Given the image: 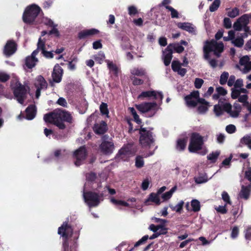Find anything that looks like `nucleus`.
Returning <instances> with one entry per match:
<instances>
[{"label":"nucleus","instance_id":"f257e3e1","mask_svg":"<svg viewBox=\"0 0 251 251\" xmlns=\"http://www.w3.org/2000/svg\"><path fill=\"white\" fill-rule=\"evenodd\" d=\"M44 120L46 123L52 124L60 129H64L66 126L64 122L73 123V117L71 113L65 110H55L44 115Z\"/></svg>","mask_w":251,"mask_h":251},{"label":"nucleus","instance_id":"f03ea898","mask_svg":"<svg viewBox=\"0 0 251 251\" xmlns=\"http://www.w3.org/2000/svg\"><path fill=\"white\" fill-rule=\"evenodd\" d=\"M140 127L136 128L134 130H138L139 139V142L141 147L143 148H150L151 146L155 144V135L153 132V127H144V125H141Z\"/></svg>","mask_w":251,"mask_h":251},{"label":"nucleus","instance_id":"7ed1b4c3","mask_svg":"<svg viewBox=\"0 0 251 251\" xmlns=\"http://www.w3.org/2000/svg\"><path fill=\"white\" fill-rule=\"evenodd\" d=\"M58 234L62 237V248L64 251H76V247L75 245L71 246L69 250V239L73 234V229L67 222H64L58 229Z\"/></svg>","mask_w":251,"mask_h":251},{"label":"nucleus","instance_id":"20e7f679","mask_svg":"<svg viewBox=\"0 0 251 251\" xmlns=\"http://www.w3.org/2000/svg\"><path fill=\"white\" fill-rule=\"evenodd\" d=\"M204 137L200 133L192 132L190 135L188 150L190 152L196 153L202 149L204 144Z\"/></svg>","mask_w":251,"mask_h":251},{"label":"nucleus","instance_id":"39448f33","mask_svg":"<svg viewBox=\"0 0 251 251\" xmlns=\"http://www.w3.org/2000/svg\"><path fill=\"white\" fill-rule=\"evenodd\" d=\"M41 9L37 5L33 4L27 6L23 14V19L27 24L32 23L38 15Z\"/></svg>","mask_w":251,"mask_h":251},{"label":"nucleus","instance_id":"423d86ee","mask_svg":"<svg viewBox=\"0 0 251 251\" xmlns=\"http://www.w3.org/2000/svg\"><path fill=\"white\" fill-rule=\"evenodd\" d=\"M186 104L189 107H195L198 103L201 105H208L209 103L203 98H200V93L198 91H193L189 95L184 98Z\"/></svg>","mask_w":251,"mask_h":251},{"label":"nucleus","instance_id":"0eeeda50","mask_svg":"<svg viewBox=\"0 0 251 251\" xmlns=\"http://www.w3.org/2000/svg\"><path fill=\"white\" fill-rule=\"evenodd\" d=\"M85 202L89 207L97 206L100 203V199L103 197L102 193L99 194L93 191L84 192L83 194Z\"/></svg>","mask_w":251,"mask_h":251},{"label":"nucleus","instance_id":"6e6552de","mask_svg":"<svg viewBox=\"0 0 251 251\" xmlns=\"http://www.w3.org/2000/svg\"><path fill=\"white\" fill-rule=\"evenodd\" d=\"M88 156V151L85 146H82L75 150L73 153L75 165L79 167L84 163Z\"/></svg>","mask_w":251,"mask_h":251},{"label":"nucleus","instance_id":"1a4fd4ad","mask_svg":"<svg viewBox=\"0 0 251 251\" xmlns=\"http://www.w3.org/2000/svg\"><path fill=\"white\" fill-rule=\"evenodd\" d=\"M15 86L12 88L14 95L19 103L23 104L26 98L27 90L25 87L19 82H17Z\"/></svg>","mask_w":251,"mask_h":251},{"label":"nucleus","instance_id":"9d476101","mask_svg":"<svg viewBox=\"0 0 251 251\" xmlns=\"http://www.w3.org/2000/svg\"><path fill=\"white\" fill-rule=\"evenodd\" d=\"M108 137V135H104L102 138L103 140L100 145V151L105 155H110L112 154L115 149L114 144L112 141L105 140Z\"/></svg>","mask_w":251,"mask_h":251},{"label":"nucleus","instance_id":"9b49d317","mask_svg":"<svg viewBox=\"0 0 251 251\" xmlns=\"http://www.w3.org/2000/svg\"><path fill=\"white\" fill-rule=\"evenodd\" d=\"M63 74L64 71L62 68L58 64L55 65L51 73L52 81H50V86H53L54 82L57 83L60 82L62 80Z\"/></svg>","mask_w":251,"mask_h":251},{"label":"nucleus","instance_id":"f8f14e48","mask_svg":"<svg viewBox=\"0 0 251 251\" xmlns=\"http://www.w3.org/2000/svg\"><path fill=\"white\" fill-rule=\"evenodd\" d=\"M45 48H37L36 50H34L30 55L27 56L25 60V65L28 69H32L34 67L37 62H38V59L36 57V56L38 54L40 51V49H44Z\"/></svg>","mask_w":251,"mask_h":251},{"label":"nucleus","instance_id":"ddd939ff","mask_svg":"<svg viewBox=\"0 0 251 251\" xmlns=\"http://www.w3.org/2000/svg\"><path fill=\"white\" fill-rule=\"evenodd\" d=\"M174 49L177 53H181L183 51L184 48H166L163 50V62L165 66L170 65L173 57V50Z\"/></svg>","mask_w":251,"mask_h":251},{"label":"nucleus","instance_id":"4468645a","mask_svg":"<svg viewBox=\"0 0 251 251\" xmlns=\"http://www.w3.org/2000/svg\"><path fill=\"white\" fill-rule=\"evenodd\" d=\"M251 19V15L244 14L238 18L233 24L235 30L241 31L243 26L247 25L249 23V19Z\"/></svg>","mask_w":251,"mask_h":251},{"label":"nucleus","instance_id":"2eb2a0df","mask_svg":"<svg viewBox=\"0 0 251 251\" xmlns=\"http://www.w3.org/2000/svg\"><path fill=\"white\" fill-rule=\"evenodd\" d=\"M151 97H152L154 100H157L158 99H159L161 102H162L163 99V95L161 92H156L154 90L147 91L141 92V93L138 96V99L143 100L145 98Z\"/></svg>","mask_w":251,"mask_h":251},{"label":"nucleus","instance_id":"dca6fc26","mask_svg":"<svg viewBox=\"0 0 251 251\" xmlns=\"http://www.w3.org/2000/svg\"><path fill=\"white\" fill-rule=\"evenodd\" d=\"M157 106L156 102H145L135 104L136 108L141 113H145L155 109Z\"/></svg>","mask_w":251,"mask_h":251},{"label":"nucleus","instance_id":"f3484780","mask_svg":"<svg viewBox=\"0 0 251 251\" xmlns=\"http://www.w3.org/2000/svg\"><path fill=\"white\" fill-rule=\"evenodd\" d=\"M224 50V48H203L204 58L206 60H209L212 53L219 57Z\"/></svg>","mask_w":251,"mask_h":251},{"label":"nucleus","instance_id":"a211bd4d","mask_svg":"<svg viewBox=\"0 0 251 251\" xmlns=\"http://www.w3.org/2000/svg\"><path fill=\"white\" fill-rule=\"evenodd\" d=\"M108 126L106 122L101 121L100 123H96L93 126L94 132L98 135H102L107 132Z\"/></svg>","mask_w":251,"mask_h":251},{"label":"nucleus","instance_id":"6ab92c4d","mask_svg":"<svg viewBox=\"0 0 251 251\" xmlns=\"http://www.w3.org/2000/svg\"><path fill=\"white\" fill-rule=\"evenodd\" d=\"M178 28L185 30L190 33L196 34V27L190 23H178L177 24Z\"/></svg>","mask_w":251,"mask_h":251},{"label":"nucleus","instance_id":"aec40b11","mask_svg":"<svg viewBox=\"0 0 251 251\" xmlns=\"http://www.w3.org/2000/svg\"><path fill=\"white\" fill-rule=\"evenodd\" d=\"M26 119L31 120L35 117L36 108L35 105L30 104L25 109Z\"/></svg>","mask_w":251,"mask_h":251},{"label":"nucleus","instance_id":"412c9836","mask_svg":"<svg viewBox=\"0 0 251 251\" xmlns=\"http://www.w3.org/2000/svg\"><path fill=\"white\" fill-rule=\"evenodd\" d=\"M251 191V184L247 186L242 185L239 193V197L245 200H248L249 198Z\"/></svg>","mask_w":251,"mask_h":251},{"label":"nucleus","instance_id":"4be33fe9","mask_svg":"<svg viewBox=\"0 0 251 251\" xmlns=\"http://www.w3.org/2000/svg\"><path fill=\"white\" fill-rule=\"evenodd\" d=\"M35 87L41 89H47L48 87V83L44 77L41 75H38L36 79L35 84Z\"/></svg>","mask_w":251,"mask_h":251},{"label":"nucleus","instance_id":"5701e85b","mask_svg":"<svg viewBox=\"0 0 251 251\" xmlns=\"http://www.w3.org/2000/svg\"><path fill=\"white\" fill-rule=\"evenodd\" d=\"M187 143V138L178 139L176 141V149L179 151H184L186 147Z\"/></svg>","mask_w":251,"mask_h":251},{"label":"nucleus","instance_id":"b1692460","mask_svg":"<svg viewBox=\"0 0 251 251\" xmlns=\"http://www.w3.org/2000/svg\"><path fill=\"white\" fill-rule=\"evenodd\" d=\"M99 31L96 29L92 28L83 30L78 34V37L80 39L85 38L86 37L92 36L99 33Z\"/></svg>","mask_w":251,"mask_h":251},{"label":"nucleus","instance_id":"393cba45","mask_svg":"<svg viewBox=\"0 0 251 251\" xmlns=\"http://www.w3.org/2000/svg\"><path fill=\"white\" fill-rule=\"evenodd\" d=\"M246 146L251 150V134H247L240 139V146Z\"/></svg>","mask_w":251,"mask_h":251},{"label":"nucleus","instance_id":"a878e982","mask_svg":"<svg viewBox=\"0 0 251 251\" xmlns=\"http://www.w3.org/2000/svg\"><path fill=\"white\" fill-rule=\"evenodd\" d=\"M149 201H152L154 202L156 205H159L160 204V200L159 197V195L157 193H151L150 194L148 199L145 201V203L146 205L148 204V202Z\"/></svg>","mask_w":251,"mask_h":251},{"label":"nucleus","instance_id":"bb28decb","mask_svg":"<svg viewBox=\"0 0 251 251\" xmlns=\"http://www.w3.org/2000/svg\"><path fill=\"white\" fill-rule=\"evenodd\" d=\"M220 154V152L219 151L212 152L207 155V159L210 160L212 163H215Z\"/></svg>","mask_w":251,"mask_h":251},{"label":"nucleus","instance_id":"cd10ccee","mask_svg":"<svg viewBox=\"0 0 251 251\" xmlns=\"http://www.w3.org/2000/svg\"><path fill=\"white\" fill-rule=\"evenodd\" d=\"M135 160V166L137 168H141L144 166V160L142 156L137 155Z\"/></svg>","mask_w":251,"mask_h":251},{"label":"nucleus","instance_id":"c85d7f7f","mask_svg":"<svg viewBox=\"0 0 251 251\" xmlns=\"http://www.w3.org/2000/svg\"><path fill=\"white\" fill-rule=\"evenodd\" d=\"M208 180V176L206 174H201L195 178V182L197 184H201L207 182Z\"/></svg>","mask_w":251,"mask_h":251},{"label":"nucleus","instance_id":"c756f323","mask_svg":"<svg viewBox=\"0 0 251 251\" xmlns=\"http://www.w3.org/2000/svg\"><path fill=\"white\" fill-rule=\"evenodd\" d=\"M183 204L184 202L181 201L176 205L174 206L172 205H170L169 206L173 211L180 213L182 210Z\"/></svg>","mask_w":251,"mask_h":251},{"label":"nucleus","instance_id":"7c9ffc66","mask_svg":"<svg viewBox=\"0 0 251 251\" xmlns=\"http://www.w3.org/2000/svg\"><path fill=\"white\" fill-rule=\"evenodd\" d=\"M244 40L242 37H237L232 40V44L237 47H242L244 45Z\"/></svg>","mask_w":251,"mask_h":251},{"label":"nucleus","instance_id":"2f4dec72","mask_svg":"<svg viewBox=\"0 0 251 251\" xmlns=\"http://www.w3.org/2000/svg\"><path fill=\"white\" fill-rule=\"evenodd\" d=\"M229 77V74L227 72H224L221 75L219 80V83L221 85H224L227 82Z\"/></svg>","mask_w":251,"mask_h":251},{"label":"nucleus","instance_id":"473e14b6","mask_svg":"<svg viewBox=\"0 0 251 251\" xmlns=\"http://www.w3.org/2000/svg\"><path fill=\"white\" fill-rule=\"evenodd\" d=\"M191 206L194 212H198L201 209L200 201L197 200H193L191 201Z\"/></svg>","mask_w":251,"mask_h":251},{"label":"nucleus","instance_id":"72a5a7b5","mask_svg":"<svg viewBox=\"0 0 251 251\" xmlns=\"http://www.w3.org/2000/svg\"><path fill=\"white\" fill-rule=\"evenodd\" d=\"M93 58L98 62L101 64L105 58V55L102 51H100L98 54L93 55Z\"/></svg>","mask_w":251,"mask_h":251},{"label":"nucleus","instance_id":"f704fd0d","mask_svg":"<svg viewBox=\"0 0 251 251\" xmlns=\"http://www.w3.org/2000/svg\"><path fill=\"white\" fill-rule=\"evenodd\" d=\"M112 203L116 205H122L126 207H129V204L127 202L122 200H117L114 198H112L110 200Z\"/></svg>","mask_w":251,"mask_h":251},{"label":"nucleus","instance_id":"c9c22d12","mask_svg":"<svg viewBox=\"0 0 251 251\" xmlns=\"http://www.w3.org/2000/svg\"><path fill=\"white\" fill-rule=\"evenodd\" d=\"M107 66L108 69L112 71L114 75H117L119 72V69L117 66L114 64L113 62L107 61Z\"/></svg>","mask_w":251,"mask_h":251},{"label":"nucleus","instance_id":"e433bc0d","mask_svg":"<svg viewBox=\"0 0 251 251\" xmlns=\"http://www.w3.org/2000/svg\"><path fill=\"white\" fill-rule=\"evenodd\" d=\"M17 48H3V53L4 55L9 57L15 53Z\"/></svg>","mask_w":251,"mask_h":251},{"label":"nucleus","instance_id":"4c0bfd02","mask_svg":"<svg viewBox=\"0 0 251 251\" xmlns=\"http://www.w3.org/2000/svg\"><path fill=\"white\" fill-rule=\"evenodd\" d=\"M100 113L102 115H108L109 110L108 109V105L106 103L102 102L100 106Z\"/></svg>","mask_w":251,"mask_h":251},{"label":"nucleus","instance_id":"58836bf2","mask_svg":"<svg viewBox=\"0 0 251 251\" xmlns=\"http://www.w3.org/2000/svg\"><path fill=\"white\" fill-rule=\"evenodd\" d=\"M221 3L220 0H215L209 7L210 12H214L218 9Z\"/></svg>","mask_w":251,"mask_h":251},{"label":"nucleus","instance_id":"ea45409f","mask_svg":"<svg viewBox=\"0 0 251 251\" xmlns=\"http://www.w3.org/2000/svg\"><path fill=\"white\" fill-rule=\"evenodd\" d=\"M227 16L231 18H234L239 15V9L235 7L227 12Z\"/></svg>","mask_w":251,"mask_h":251},{"label":"nucleus","instance_id":"a19ab883","mask_svg":"<svg viewBox=\"0 0 251 251\" xmlns=\"http://www.w3.org/2000/svg\"><path fill=\"white\" fill-rule=\"evenodd\" d=\"M231 97L234 100L237 99L241 94L239 89L234 87L231 89Z\"/></svg>","mask_w":251,"mask_h":251},{"label":"nucleus","instance_id":"79ce46f5","mask_svg":"<svg viewBox=\"0 0 251 251\" xmlns=\"http://www.w3.org/2000/svg\"><path fill=\"white\" fill-rule=\"evenodd\" d=\"M244 121L245 122V126L246 127H251V115L250 114H246L244 117Z\"/></svg>","mask_w":251,"mask_h":251},{"label":"nucleus","instance_id":"37998d69","mask_svg":"<svg viewBox=\"0 0 251 251\" xmlns=\"http://www.w3.org/2000/svg\"><path fill=\"white\" fill-rule=\"evenodd\" d=\"M209 106V104L208 105H200L197 108V110L200 114L205 113L208 111Z\"/></svg>","mask_w":251,"mask_h":251},{"label":"nucleus","instance_id":"c03bdc74","mask_svg":"<svg viewBox=\"0 0 251 251\" xmlns=\"http://www.w3.org/2000/svg\"><path fill=\"white\" fill-rule=\"evenodd\" d=\"M214 111L217 116H220L223 114V110L222 106L219 104L215 105L214 106Z\"/></svg>","mask_w":251,"mask_h":251},{"label":"nucleus","instance_id":"a18cd8bd","mask_svg":"<svg viewBox=\"0 0 251 251\" xmlns=\"http://www.w3.org/2000/svg\"><path fill=\"white\" fill-rule=\"evenodd\" d=\"M125 121L126 122L127 124L128 125V132L130 134H131L133 132L136 131V130H134L133 129V124L131 123L132 119L128 117L125 118Z\"/></svg>","mask_w":251,"mask_h":251},{"label":"nucleus","instance_id":"49530a36","mask_svg":"<svg viewBox=\"0 0 251 251\" xmlns=\"http://www.w3.org/2000/svg\"><path fill=\"white\" fill-rule=\"evenodd\" d=\"M245 238L247 240H251V226H248L244 231Z\"/></svg>","mask_w":251,"mask_h":251},{"label":"nucleus","instance_id":"de8ad7c7","mask_svg":"<svg viewBox=\"0 0 251 251\" xmlns=\"http://www.w3.org/2000/svg\"><path fill=\"white\" fill-rule=\"evenodd\" d=\"M166 9L169 10L171 12V17L172 18H178V13L174 8L171 6H166Z\"/></svg>","mask_w":251,"mask_h":251},{"label":"nucleus","instance_id":"09e8293b","mask_svg":"<svg viewBox=\"0 0 251 251\" xmlns=\"http://www.w3.org/2000/svg\"><path fill=\"white\" fill-rule=\"evenodd\" d=\"M181 64L178 61H173L172 63V70L175 72H177V71L181 67Z\"/></svg>","mask_w":251,"mask_h":251},{"label":"nucleus","instance_id":"8fccbe9b","mask_svg":"<svg viewBox=\"0 0 251 251\" xmlns=\"http://www.w3.org/2000/svg\"><path fill=\"white\" fill-rule=\"evenodd\" d=\"M235 37V32L233 30H229L228 32V36L224 37L223 39L225 41H231Z\"/></svg>","mask_w":251,"mask_h":251},{"label":"nucleus","instance_id":"3c124183","mask_svg":"<svg viewBox=\"0 0 251 251\" xmlns=\"http://www.w3.org/2000/svg\"><path fill=\"white\" fill-rule=\"evenodd\" d=\"M204 81L202 79L200 78H196L194 82V86L196 88L200 89Z\"/></svg>","mask_w":251,"mask_h":251},{"label":"nucleus","instance_id":"603ef678","mask_svg":"<svg viewBox=\"0 0 251 251\" xmlns=\"http://www.w3.org/2000/svg\"><path fill=\"white\" fill-rule=\"evenodd\" d=\"M131 74L135 75L143 76L145 75V72L142 69H134L132 71Z\"/></svg>","mask_w":251,"mask_h":251},{"label":"nucleus","instance_id":"864d4df0","mask_svg":"<svg viewBox=\"0 0 251 251\" xmlns=\"http://www.w3.org/2000/svg\"><path fill=\"white\" fill-rule=\"evenodd\" d=\"M226 130L228 133L232 134L236 131V128L234 125L230 124L226 126Z\"/></svg>","mask_w":251,"mask_h":251},{"label":"nucleus","instance_id":"5fc2aeb1","mask_svg":"<svg viewBox=\"0 0 251 251\" xmlns=\"http://www.w3.org/2000/svg\"><path fill=\"white\" fill-rule=\"evenodd\" d=\"M216 90L220 96H226L227 93V90L222 86H219L217 87L216 88Z\"/></svg>","mask_w":251,"mask_h":251},{"label":"nucleus","instance_id":"6e6d98bb","mask_svg":"<svg viewBox=\"0 0 251 251\" xmlns=\"http://www.w3.org/2000/svg\"><path fill=\"white\" fill-rule=\"evenodd\" d=\"M239 228L237 226H234L232 229L231 233V237L233 239L237 238L239 234Z\"/></svg>","mask_w":251,"mask_h":251},{"label":"nucleus","instance_id":"4d7b16f0","mask_svg":"<svg viewBox=\"0 0 251 251\" xmlns=\"http://www.w3.org/2000/svg\"><path fill=\"white\" fill-rule=\"evenodd\" d=\"M223 111H225L227 113L231 112V109L232 108V105L229 103H225L222 105Z\"/></svg>","mask_w":251,"mask_h":251},{"label":"nucleus","instance_id":"13d9d810","mask_svg":"<svg viewBox=\"0 0 251 251\" xmlns=\"http://www.w3.org/2000/svg\"><path fill=\"white\" fill-rule=\"evenodd\" d=\"M228 80L227 81V85L229 87H231L234 85L235 81H236V77L234 75H231L229 77Z\"/></svg>","mask_w":251,"mask_h":251},{"label":"nucleus","instance_id":"bf43d9fd","mask_svg":"<svg viewBox=\"0 0 251 251\" xmlns=\"http://www.w3.org/2000/svg\"><path fill=\"white\" fill-rule=\"evenodd\" d=\"M44 49H40V50H42V53L47 58H52L53 57V53L51 51H48Z\"/></svg>","mask_w":251,"mask_h":251},{"label":"nucleus","instance_id":"052dcab7","mask_svg":"<svg viewBox=\"0 0 251 251\" xmlns=\"http://www.w3.org/2000/svg\"><path fill=\"white\" fill-rule=\"evenodd\" d=\"M222 199L223 200V201H224L226 202L227 203H229V204L231 203L229 196L226 192L224 191L222 193Z\"/></svg>","mask_w":251,"mask_h":251},{"label":"nucleus","instance_id":"680f3d73","mask_svg":"<svg viewBox=\"0 0 251 251\" xmlns=\"http://www.w3.org/2000/svg\"><path fill=\"white\" fill-rule=\"evenodd\" d=\"M244 85L243 80L242 78H238L236 80V81L234 84V87L235 88H241Z\"/></svg>","mask_w":251,"mask_h":251},{"label":"nucleus","instance_id":"e2e57ef3","mask_svg":"<svg viewBox=\"0 0 251 251\" xmlns=\"http://www.w3.org/2000/svg\"><path fill=\"white\" fill-rule=\"evenodd\" d=\"M10 78V76L5 73H0V81L5 82Z\"/></svg>","mask_w":251,"mask_h":251},{"label":"nucleus","instance_id":"0e129e2a","mask_svg":"<svg viewBox=\"0 0 251 251\" xmlns=\"http://www.w3.org/2000/svg\"><path fill=\"white\" fill-rule=\"evenodd\" d=\"M238 101L242 102V103H246L247 104H249V102L247 101V100L248 99V95H243L241 96L240 95L239 97L238 98Z\"/></svg>","mask_w":251,"mask_h":251},{"label":"nucleus","instance_id":"69168bd1","mask_svg":"<svg viewBox=\"0 0 251 251\" xmlns=\"http://www.w3.org/2000/svg\"><path fill=\"white\" fill-rule=\"evenodd\" d=\"M224 26L225 28L229 29L231 27V22L229 18H225L224 19Z\"/></svg>","mask_w":251,"mask_h":251},{"label":"nucleus","instance_id":"338daca9","mask_svg":"<svg viewBox=\"0 0 251 251\" xmlns=\"http://www.w3.org/2000/svg\"><path fill=\"white\" fill-rule=\"evenodd\" d=\"M149 238V236L148 235L144 236L141 239H140L138 241H137L134 245L135 247H137L140 245L146 242Z\"/></svg>","mask_w":251,"mask_h":251},{"label":"nucleus","instance_id":"774afa93","mask_svg":"<svg viewBox=\"0 0 251 251\" xmlns=\"http://www.w3.org/2000/svg\"><path fill=\"white\" fill-rule=\"evenodd\" d=\"M245 177L247 178L251 184V167L247 168V170L245 173Z\"/></svg>","mask_w":251,"mask_h":251}]
</instances>
